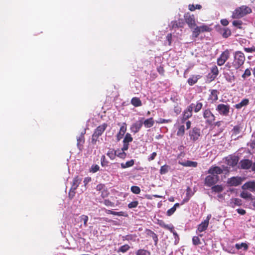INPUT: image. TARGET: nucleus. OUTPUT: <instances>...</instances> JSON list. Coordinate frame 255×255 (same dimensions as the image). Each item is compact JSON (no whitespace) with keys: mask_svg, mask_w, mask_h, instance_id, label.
Returning a JSON list of instances; mask_svg holds the SVG:
<instances>
[{"mask_svg":"<svg viewBox=\"0 0 255 255\" xmlns=\"http://www.w3.org/2000/svg\"><path fill=\"white\" fill-rule=\"evenodd\" d=\"M251 12L252 10L249 7L243 5L237 8L233 12L232 17L233 18H240L248 13H250Z\"/></svg>","mask_w":255,"mask_h":255,"instance_id":"f257e3e1","label":"nucleus"},{"mask_svg":"<svg viewBox=\"0 0 255 255\" xmlns=\"http://www.w3.org/2000/svg\"><path fill=\"white\" fill-rule=\"evenodd\" d=\"M245 57L243 52L236 51L234 53V60L233 62L234 67L236 69L239 68L244 63Z\"/></svg>","mask_w":255,"mask_h":255,"instance_id":"f03ea898","label":"nucleus"},{"mask_svg":"<svg viewBox=\"0 0 255 255\" xmlns=\"http://www.w3.org/2000/svg\"><path fill=\"white\" fill-rule=\"evenodd\" d=\"M107 127L106 124H103L98 126L92 135V142L93 143H95L98 137L102 134L103 132L105 130Z\"/></svg>","mask_w":255,"mask_h":255,"instance_id":"7ed1b4c3","label":"nucleus"},{"mask_svg":"<svg viewBox=\"0 0 255 255\" xmlns=\"http://www.w3.org/2000/svg\"><path fill=\"white\" fill-rule=\"evenodd\" d=\"M216 110L219 114L226 117L229 116L230 106L229 105L220 104L217 106Z\"/></svg>","mask_w":255,"mask_h":255,"instance_id":"20e7f679","label":"nucleus"},{"mask_svg":"<svg viewBox=\"0 0 255 255\" xmlns=\"http://www.w3.org/2000/svg\"><path fill=\"white\" fill-rule=\"evenodd\" d=\"M203 117L205 119L206 123L209 125H212L215 120V117L209 109H206L203 112Z\"/></svg>","mask_w":255,"mask_h":255,"instance_id":"39448f33","label":"nucleus"},{"mask_svg":"<svg viewBox=\"0 0 255 255\" xmlns=\"http://www.w3.org/2000/svg\"><path fill=\"white\" fill-rule=\"evenodd\" d=\"M219 178L217 175H209L205 179V184L209 187L215 184L219 180Z\"/></svg>","mask_w":255,"mask_h":255,"instance_id":"423d86ee","label":"nucleus"},{"mask_svg":"<svg viewBox=\"0 0 255 255\" xmlns=\"http://www.w3.org/2000/svg\"><path fill=\"white\" fill-rule=\"evenodd\" d=\"M184 17L186 23L190 28H193L196 26L195 19L193 15L186 13L185 14Z\"/></svg>","mask_w":255,"mask_h":255,"instance_id":"0eeeda50","label":"nucleus"},{"mask_svg":"<svg viewBox=\"0 0 255 255\" xmlns=\"http://www.w3.org/2000/svg\"><path fill=\"white\" fill-rule=\"evenodd\" d=\"M200 135V129L198 128H194L189 131L190 138L194 141L198 140Z\"/></svg>","mask_w":255,"mask_h":255,"instance_id":"6e6552de","label":"nucleus"},{"mask_svg":"<svg viewBox=\"0 0 255 255\" xmlns=\"http://www.w3.org/2000/svg\"><path fill=\"white\" fill-rule=\"evenodd\" d=\"M230 53L228 50L224 51L217 59V64L219 66H222L225 64L229 57Z\"/></svg>","mask_w":255,"mask_h":255,"instance_id":"1a4fd4ad","label":"nucleus"},{"mask_svg":"<svg viewBox=\"0 0 255 255\" xmlns=\"http://www.w3.org/2000/svg\"><path fill=\"white\" fill-rule=\"evenodd\" d=\"M242 178L238 177H233L228 179L227 184L230 186H237L241 184Z\"/></svg>","mask_w":255,"mask_h":255,"instance_id":"9d476101","label":"nucleus"},{"mask_svg":"<svg viewBox=\"0 0 255 255\" xmlns=\"http://www.w3.org/2000/svg\"><path fill=\"white\" fill-rule=\"evenodd\" d=\"M81 181V179L78 176L73 179L72 187L70 189V195H71V193H73V194H72V196H74L75 194V190L77 188Z\"/></svg>","mask_w":255,"mask_h":255,"instance_id":"9b49d317","label":"nucleus"},{"mask_svg":"<svg viewBox=\"0 0 255 255\" xmlns=\"http://www.w3.org/2000/svg\"><path fill=\"white\" fill-rule=\"evenodd\" d=\"M189 106L195 113H198L202 109L203 104L200 101H197L196 103H192Z\"/></svg>","mask_w":255,"mask_h":255,"instance_id":"f8f14e48","label":"nucleus"},{"mask_svg":"<svg viewBox=\"0 0 255 255\" xmlns=\"http://www.w3.org/2000/svg\"><path fill=\"white\" fill-rule=\"evenodd\" d=\"M223 170L218 166H212L208 170V173L211 175H217L221 174Z\"/></svg>","mask_w":255,"mask_h":255,"instance_id":"ddd939ff","label":"nucleus"},{"mask_svg":"<svg viewBox=\"0 0 255 255\" xmlns=\"http://www.w3.org/2000/svg\"><path fill=\"white\" fill-rule=\"evenodd\" d=\"M242 189L244 190L248 189L251 191H255V182L250 181L246 183L242 186Z\"/></svg>","mask_w":255,"mask_h":255,"instance_id":"4468645a","label":"nucleus"},{"mask_svg":"<svg viewBox=\"0 0 255 255\" xmlns=\"http://www.w3.org/2000/svg\"><path fill=\"white\" fill-rule=\"evenodd\" d=\"M143 125V123L141 121H139L132 124L130 127L131 132L134 133H137Z\"/></svg>","mask_w":255,"mask_h":255,"instance_id":"2eb2a0df","label":"nucleus"},{"mask_svg":"<svg viewBox=\"0 0 255 255\" xmlns=\"http://www.w3.org/2000/svg\"><path fill=\"white\" fill-rule=\"evenodd\" d=\"M193 110L188 106L184 111L183 114V120L185 121L190 118L192 115Z\"/></svg>","mask_w":255,"mask_h":255,"instance_id":"dca6fc26","label":"nucleus"},{"mask_svg":"<svg viewBox=\"0 0 255 255\" xmlns=\"http://www.w3.org/2000/svg\"><path fill=\"white\" fill-rule=\"evenodd\" d=\"M240 164L241 168L246 169H249L252 165V162L249 159L242 160Z\"/></svg>","mask_w":255,"mask_h":255,"instance_id":"f3484780","label":"nucleus"},{"mask_svg":"<svg viewBox=\"0 0 255 255\" xmlns=\"http://www.w3.org/2000/svg\"><path fill=\"white\" fill-rule=\"evenodd\" d=\"M238 158L236 156L230 157L227 159V164L229 166H234L237 164Z\"/></svg>","mask_w":255,"mask_h":255,"instance_id":"a211bd4d","label":"nucleus"},{"mask_svg":"<svg viewBox=\"0 0 255 255\" xmlns=\"http://www.w3.org/2000/svg\"><path fill=\"white\" fill-rule=\"evenodd\" d=\"M208 225L207 220H204L198 226V231L200 232L204 231L207 229Z\"/></svg>","mask_w":255,"mask_h":255,"instance_id":"6ab92c4d","label":"nucleus"},{"mask_svg":"<svg viewBox=\"0 0 255 255\" xmlns=\"http://www.w3.org/2000/svg\"><path fill=\"white\" fill-rule=\"evenodd\" d=\"M218 94L219 92L216 90H212L211 91V94L210 95V99L212 101V102L216 101L218 99Z\"/></svg>","mask_w":255,"mask_h":255,"instance_id":"aec40b11","label":"nucleus"},{"mask_svg":"<svg viewBox=\"0 0 255 255\" xmlns=\"http://www.w3.org/2000/svg\"><path fill=\"white\" fill-rule=\"evenodd\" d=\"M224 77L226 80L230 83H233L235 81V78L233 73L225 72L224 73Z\"/></svg>","mask_w":255,"mask_h":255,"instance_id":"412c9836","label":"nucleus"},{"mask_svg":"<svg viewBox=\"0 0 255 255\" xmlns=\"http://www.w3.org/2000/svg\"><path fill=\"white\" fill-rule=\"evenodd\" d=\"M180 164L186 167H195L197 165V163L195 161H186L183 162H181Z\"/></svg>","mask_w":255,"mask_h":255,"instance_id":"4be33fe9","label":"nucleus"},{"mask_svg":"<svg viewBox=\"0 0 255 255\" xmlns=\"http://www.w3.org/2000/svg\"><path fill=\"white\" fill-rule=\"evenodd\" d=\"M154 121L152 118H149L148 119L145 120L143 124L146 128H149L152 127L154 125Z\"/></svg>","mask_w":255,"mask_h":255,"instance_id":"5701e85b","label":"nucleus"},{"mask_svg":"<svg viewBox=\"0 0 255 255\" xmlns=\"http://www.w3.org/2000/svg\"><path fill=\"white\" fill-rule=\"evenodd\" d=\"M147 234L148 236H150L152 238V239L154 241L155 245H156L158 242V237L156 234H155L151 230H148L147 231Z\"/></svg>","mask_w":255,"mask_h":255,"instance_id":"b1692460","label":"nucleus"},{"mask_svg":"<svg viewBox=\"0 0 255 255\" xmlns=\"http://www.w3.org/2000/svg\"><path fill=\"white\" fill-rule=\"evenodd\" d=\"M85 131L84 133L82 132L80 135L77 138V146L79 149H80L81 146L84 143V134L85 133Z\"/></svg>","mask_w":255,"mask_h":255,"instance_id":"393cba45","label":"nucleus"},{"mask_svg":"<svg viewBox=\"0 0 255 255\" xmlns=\"http://www.w3.org/2000/svg\"><path fill=\"white\" fill-rule=\"evenodd\" d=\"M199 78V76H192L188 80V83L190 86L195 84Z\"/></svg>","mask_w":255,"mask_h":255,"instance_id":"a878e982","label":"nucleus"},{"mask_svg":"<svg viewBox=\"0 0 255 255\" xmlns=\"http://www.w3.org/2000/svg\"><path fill=\"white\" fill-rule=\"evenodd\" d=\"M131 103L134 107H139L141 106V102L138 98L134 97L131 100Z\"/></svg>","mask_w":255,"mask_h":255,"instance_id":"bb28decb","label":"nucleus"},{"mask_svg":"<svg viewBox=\"0 0 255 255\" xmlns=\"http://www.w3.org/2000/svg\"><path fill=\"white\" fill-rule=\"evenodd\" d=\"M134 164L133 160L131 159L129 161L126 162V163H122L121 164V167L123 168H126L132 166Z\"/></svg>","mask_w":255,"mask_h":255,"instance_id":"cd10ccee","label":"nucleus"},{"mask_svg":"<svg viewBox=\"0 0 255 255\" xmlns=\"http://www.w3.org/2000/svg\"><path fill=\"white\" fill-rule=\"evenodd\" d=\"M249 103V100L248 99H244L240 103L236 104L235 107L237 109H241L243 106L248 105Z\"/></svg>","mask_w":255,"mask_h":255,"instance_id":"c85d7f7f","label":"nucleus"},{"mask_svg":"<svg viewBox=\"0 0 255 255\" xmlns=\"http://www.w3.org/2000/svg\"><path fill=\"white\" fill-rule=\"evenodd\" d=\"M170 169V167L168 165H164L162 166L160 169V173L161 174H165L167 173Z\"/></svg>","mask_w":255,"mask_h":255,"instance_id":"c756f323","label":"nucleus"},{"mask_svg":"<svg viewBox=\"0 0 255 255\" xmlns=\"http://www.w3.org/2000/svg\"><path fill=\"white\" fill-rule=\"evenodd\" d=\"M235 246L238 250L243 248L244 250L246 251L248 249V245L244 243H242L241 244H236Z\"/></svg>","mask_w":255,"mask_h":255,"instance_id":"7c9ffc66","label":"nucleus"},{"mask_svg":"<svg viewBox=\"0 0 255 255\" xmlns=\"http://www.w3.org/2000/svg\"><path fill=\"white\" fill-rule=\"evenodd\" d=\"M192 31V36L194 37H197L201 33L199 26H195Z\"/></svg>","mask_w":255,"mask_h":255,"instance_id":"2f4dec72","label":"nucleus"},{"mask_svg":"<svg viewBox=\"0 0 255 255\" xmlns=\"http://www.w3.org/2000/svg\"><path fill=\"white\" fill-rule=\"evenodd\" d=\"M136 255H150V253L147 250L140 249L136 252Z\"/></svg>","mask_w":255,"mask_h":255,"instance_id":"473e14b6","label":"nucleus"},{"mask_svg":"<svg viewBox=\"0 0 255 255\" xmlns=\"http://www.w3.org/2000/svg\"><path fill=\"white\" fill-rule=\"evenodd\" d=\"M240 196L242 198L247 199L251 198L252 194L246 191H244L241 193Z\"/></svg>","mask_w":255,"mask_h":255,"instance_id":"72a5a7b5","label":"nucleus"},{"mask_svg":"<svg viewBox=\"0 0 255 255\" xmlns=\"http://www.w3.org/2000/svg\"><path fill=\"white\" fill-rule=\"evenodd\" d=\"M132 140V137L130 134L127 133L126 134V136L124 139L123 142L128 143L130 142H131Z\"/></svg>","mask_w":255,"mask_h":255,"instance_id":"f704fd0d","label":"nucleus"},{"mask_svg":"<svg viewBox=\"0 0 255 255\" xmlns=\"http://www.w3.org/2000/svg\"><path fill=\"white\" fill-rule=\"evenodd\" d=\"M223 30L222 35L225 38H227L231 34V30L228 28H225Z\"/></svg>","mask_w":255,"mask_h":255,"instance_id":"c9c22d12","label":"nucleus"},{"mask_svg":"<svg viewBox=\"0 0 255 255\" xmlns=\"http://www.w3.org/2000/svg\"><path fill=\"white\" fill-rule=\"evenodd\" d=\"M129 248L130 247L128 245H124L119 248L118 252L124 253L127 252L129 249Z\"/></svg>","mask_w":255,"mask_h":255,"instance_id":"e433bc0d","label":"nucleus"},{"mask_svg":"<svg viewBox=\"0 0 255 255\" xmlns=\"http://www.w3.org/2000/svg\"><path fill=\"white\" fill-rule=\"evenodd\" d=\"M201 32H204L206 31H210L211 28L207 25L203 24L200 26H199Z\"/></svg>","mask_w":255,"mask_h":255,"instance_id":"4c0bfd02","label":"nucleus"},{"mask_svg":"<svg viewBox=\"0 0 255 255\" xmlns=\"http://www.w3.org/2000/svg\"><path fill=\"white\" fill-rule=\"evenodd\" d=\"M212 190L215 192H221L223 191V188L221 185H215L212 188Z\"/></svg>","mask_w":255,"mask_h":255,"instance_id":"58836bf2","label":"nucleus"},{"mask_svg":"<svg viewBox=\"0 0 255 255\" xmlns=\"http://www.w3.org/2000/svg\"><path fill=\"white\" fill-rule=\"evenodd\" d=\"M184 132H185L184 126L183 125L181 126L178 128V131L177 132V135L178 136H182V135H183Z\"/></svg>","mask_w":255,"mask_h":255,"instance_id":"ea45409f","label":"nucleus"},{"mask_svg":"<svg viewBox=\"0 0 255 255\" xmlns=\"http://www.w3.org/2000/svg\"><path fill=\"white\" fill-rule=\"evenodd\" d=\"M81 221L83 222L85 227L87 226V222L88 221V217L86 215H83L80 217Z\"/></svg>","mask_w":255,"mask_h":255,"instance_id":"a19ab883","label":"nucleus"},{"mask_svg":"<svg viewBox=\"0 0 255 255\" xmlns=\"http://www.w3.org/2000/svg\"><path fill=\"white\" fill-rule=\"evenodd\" d=\"M127 131V125L125 123H123L120 128L119 132L125 134Z\"/></svg>","mask_w":255,"mask_h":255,"instance_id":"79ce46f5","label":"nucleus"},{"mask_svg":"<svg viewBox=\"0 0 255 255\" xmlns=\"http://www.w3.org/2000/svg\"><path fill=\"white\" fill-rule=\"evenodd\" d=\"M131 191L132 193L138 194L140 192V189L139 187L136 186H133L131 187Z\"/></svg>","mask_w":255,"mask_h":255,"instance_id":"37998d69","label":"nucleus"},{"mask_svg":"<svg viewBox=\"0 0 255 255\" xmlns=\"http://www.w3.org/2000/svg\"><path fill=\"white\" fill-rule=\"evenodd\" d=\"M251 75V72L250 69H247L244 73L242 75V77L244 79H246L247 77H249Z\"/></svg>","mask_w":255,"mask_h":255,"instance_id":"c03bdc74","label":"nucleus"},{"mask_svg":"<svg viewBox=\"0 0 255 255\" xmlns=\"http://www.w3.org/2000/svg\"><path fill=\"white\" fill-rule=\"evenodd\" d=\"M107 155L112 159H114L116 156V152L112 150H109L107 153Z\"/></svg>","mask_w":255,"mask_h":255,"instance_id":"a18cd8bd","label":"nucleus"},{"mask_svg":"<svg viewBox=\"0 0 255 255\" xmlns=\"http://www.w3.org/2000/svg\"><path fill=\"white\" fill-rule=\"evenodd\" d=\"M211 72L215 77L217 76L219 74V71L216 66H214L211 68Z\"/></svg>","mask_w":255,"mask_h":255,"instance_id":"49530a36","label":"nucleus"},{"mask_svg":"<svg viewBox=\"0 0 255 255\" xmlns=\"http://www.w3.org/2000/svg\"><path fill=\"white\" fill-rule=\"evenodd\" d=\"M192 242L194 245H198L200 244V241L198 237L194 236L192 238Z\"/></svg>","mask_w":255,"mask_h":255,"instance_id":"de8ad7c7","label":"nucleus"},{"mask_svg":"<svg viewBox=\"0 0 255 255\" xmlns=\"http://www.w3.org/2000/svg\"><path fill=\"white\" fill-rule=\"evenodd\" d=\"M138 202L137 201L131 202L128 204V207L129 208H133L137 206Z\"/></svg>","mask_w":255,"mask_h":255,"instance_id":"09e8293b","label":"nucleus"},{"mask_svg":"<svg viewBox=\"0 0 255 255\" xmlns=\"http://www.w3.org/2000/svg\"><path fill=\"white\" fill-rule=\"evenodd\" d=\"M157 122L159 124H165V123H168L171 122V120H169V119L166 120V119L160 118L158 119V121Z\"/></svg>","mask_w":255,"mask_h":255,"instance_id":"8fccbe9b","label":"nucleus"},{"mask_svg":"<svg viewBox=\"0 0 255 255\" xmlns=\"http://www.w3.org/2000/svg\"><path fill=\"white\" fill-rule=\"evenodd\" d=\"M244 50L248 53L255 52V47L252 46L251 47L244 48Z\"/></svg>","mask_w":255,"mask_h":255,"instance_id":"3c124183","label":"nucleus"},{"mask_svg":"<svg viewBox=\"0 0 255 255\" xmlns=\"http://www.w3.org/2000/svg\"><path fill=\"white\" fill-rule=\"evenodd\" d=\"M232 131H233V134H235V135L239 134L241 131L240 127H239V126L234 127Z\"/></svg>","mask_w":255,"mask_h":255,"instance_id":"603ef678","label":"nucleus"},{"mask_svg":"<svg viewBox=\"0 0 255 255\" xmlns=\"http://www.w3.org/2000/svg\"><path fill=\"white\" fill-rule=\"evenodd\" d=\"M99 170V166L98 165H93L91 167L90 171L93 173L96 172Z\"/></svg>","mask_w":255,"mask_h":255,"instance_id":"864d4df0","label":"nucleus"},{"mask_svg":"<svg viewBox=\"0 0 255 255\" xmlns=\"http://www.w3.org/2000/svg\"><path fill=\"white\" fill-rule=\"evenodd\" d=\"M176 211L175 207H172L167 211V215L168 216H171Z\"/></svg>","mask_w":255,"mask_h":255,"instance_id":"5fc2aeb1","label":"nucleus"},{"mask_svg":"<svg viewBox=\"0 0 255 255\" xmlns=\"http://www.w3.org/2000/svg\"><path fill=\"white\" fill-rule=\"evenodd\" d=\"M242 23V21L240 20H234L233 22V24L234 26H238L239 28L241 27L240 26L241 25Z\"/></svg>","mask_w":255,"mask_h":255,"instance_id":"6e6d98bb","label":"nucleus"},{"mask_svg":"<svg viewBox=\"0 0 255 255\" xmlns=\"http://www.w3.org/2000/svg\"><path fill=\"white\" fill-rule=\"evenodd\" d=\"M157 154L155 152H153L150 156L148 157V160L149 161H151L154 159L155 157H156Z\"/></svg>","mask_w":255,"mask_h":255,"instance_id":"4d7b16f0","label":"nucleus"},{"mask_svg":"<svg viewBox=\"0 0 255 255\" xmlns=\"http://www.w3.org/2000/svg\"><path fill=\"white\" fill-rule=\"evenodd\" d=\"M91 181V177H86L84 180V181H83V183L84 184V185L85 186H86V185L89 183L90 181Z\"/></svg>","mask_w":255,"mask_h":255,"instance_id":"13d9d810","label":"nucleus"},{"mask_svg":"<svg viewBox=\"0 0 255 255\" xmlns=\"http://www.w3.org/2000/svg\"><path fill=\"white\" fill-rule=\"evenodd\" d=\"M124 213L123 212H115V211L112 212V215H117L119 216H124Z\"/></svg>","mask_w":255,"mask_h":255,"instance_id":"bf43d9fd","label":"nucleus"},{"mask_svg":"<svg viewBox=\"0 0 255 255\" xmlns=\"http://www.w3.org/2000/svg\"><path fill=\"white\" fill-rule=\"evenodd\" d=\"M221 23L224 26H227L229 24V22L226 19H221Z\"/></svg>","mask_w":255,"mask_h":255,"instance_id":"052dcab7","label":"nucleus"},{"mask_svg":"<svg viewBox=\"0 0 255 255\" xmlns=\"http://www.w3.org/2000/svg\"><path fill=\"white\" fill-rule=\"evenodd\" d=\"M104 204L107 206H112L113 204L109 200H105L104 201Z\"/></svg>","mask_w":255,"mask_h":255,"instance_id":"680f3d73","label":"nucleus"},{"mask_svg":"<svg viewBox=\"0 0 255 255\" xmlns=\"http://www.w3.org/2000/svg\"><path fill=\"white\" fill-rule=\"evenodd\" d=\"M124 135V134H123L122 133H120L119 132L118 133L117 135V140L118 141L120 140L123 138Z\"/></svg>","mask_w":255,"mask_h":255,"instance_id":"e2e57ef3","label":"nucleus"},{"mask_svg":"<svg viewBox=\"0 0 255 255\" xmlns=\"http://www.w3.org/2000/svg\"><path fill=\"white\" fill-rule=\"evenodd\" d=\"M166 227H165V229L169 230L171 232H173V230H174V227L172 225H166Z\"/></svg>","mask_w":255,"mask_h":255,"instance_id":"0e129e2a","label":"nucleus"},{"mask_svg":"<svg viewBox=\"0 0 255 255\" xmlns=\"http://www.w3.org/2000/svg\"><path fill=\"white\" fill-rule=\"evenodd\" d=\"M237 212L239 214L242 215L245 214V213H246L245 210L244 209H237Z\"/></svg>","mask_w":255,"mask_h":255,"instance_id":"69168bd1","label":"nucleus"},{"mask_svg":"<svg viewBox=\"0 0 255 255\" xmlns=\"http://www.w3.org/2000/svg\"><path fill=\"white\" fill-rule=\"evenodd\" d=\"M128 148V143H124L123 147L122 148V150L123 151L127 150Z\"/></svg>","mask_w":255,"mask_h":255,"instance_id":"338daca9","label":"nucleus"},{"mask_svg":"<svg viewBox=\"0 0 255 255\" xmlns=\"http://www.w3.org/2000/svg\"><path fill=\"white\" fill-rule=\"evenodd\" d=\"M166 39L169 42V44H170L171 43V39H172V35L171 34H167L166 36Z\"/></svg>","mask_w":255,"mask_h":255,"instance_id":"774afa93","label":"nucleus"}]
</instances>
